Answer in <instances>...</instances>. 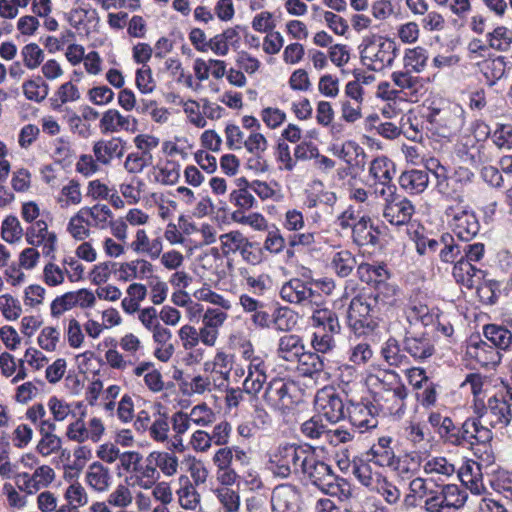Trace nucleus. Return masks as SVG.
<instances>
[{
  "label": "nucleus",
  "mask_w": 512,
  "mask_h": 512,
  "mask_svg": "<svg viewBox=\"0 0 512 512\" xmlns=\"http://www.w3.org/2000/svg\"><path fill=\"white\" fill-rule=\"evenodd\" d=\"M305 345L300 336L286 334L280 337L277 346V356L290 364H296L301 359Z\"/></svg>",
  "instance_id": "412c9836"
},
{
  "label": "nucleus",
  "mask_w": 512,
  "mask_h": 512,
  "mask_svg": "<svg viewBox=\"0 0 512 512\" xmlns=\"http://www.w3.org/2000/svg\"><path fill=\"white\" fill-rule=\"evenodd\" d=\"M397 200L396 194L386 200L389 205L385 210V216L396 218L395 220L391 219L390 224H409L414 213V206L408 199Z\"/></svg>",
  "instance_id": "72a5a7b5"
},
{
  "label": "nucleus",
  "mask_w": 512,
  "mask_h": 512,
  "mask_svg": "<svg viewBox=\"0 0 512 512\" xmlns=\"http://www.w3.org/2000/svg\"><path fill=\"white\" fill-rule=\"evenodd\" d=\"M370 175L377 181L375 192L388 200L393 197L397 191V187L392 183V179L396 174L395 164L386 156L375 158L370 165Z\"/></svg>",
  "instance_id": "9d476101"
},
{
  "label": "nucleus",
  "mask_w": 512,
  "mask_h": 512,
  "mask_svg": "<svg viewBox=\"0 0 512 512\" xmlns=\"http://www.w3.org/2000/svg\"><path fill=\"white\" fill-rule=\"evenodd\" d=\"M215 495L225 512H238L240 509V494L230 487H218Z\"/></svg>",
  "instance_id": "5fc2aeb1"
},
{
  "label": "nucleus",
  "mask_w": 512,
  "mask_h": 512,
  "mask_svg": "<svg viewBox=\"0 0 512 512\" xmlns=\"http://www.w3.org/2000/svg\"><path fill=\"white\" fill-rule=\"evenodd\" d=\"M47 407L52 415L51 420L54 421L55 424L57 422H65L70 415H75L71 404L56 396H52L48 399Z\"/></svg>",
  "instance_id": "052dcab7"
},
{
  "label": "nucleus",
  "mask_w": 512,
  "mask_h": 512,
  "mask_svg": "<svg viewBox=\"0 0 512 512\" xmlns=\"http://www.w3.org/2000/svg\"><path fill=\"white\" fill-rule=\"evenodd\" d=\"M179 480L180 487L176 490V496L180 507L185 510H196L201 503L196 486L187 477H181Z\"/></svg>",
  "instance_id": "c9c22d12"
},
{
  "label": "nucleus",
  "mask_w": 512,
  "mask_h": 512,
  "mask_svg": "<svg viewBox=\"0 0 512 512\" xmlns=\"http://www.w3.org/2000/svg\"><path fill=\"white\" fill-rule=\"evenodd\" d=\"M23 64L33 70L41 65L44 60V52L36 43H28L21 49Z\"/></svg>",
  "instance_id": "69168bd1"
},
{
  "label": "nucleus",
  "mask_w": 512,
  "mask_h": 512,
  "mask_svg": "<svg viewBox=\"0 0 512 512\" xmlns=\"http://www.w3.org/2000/svg\"><path fill=\"white\" fill-rule=\"evenodd\" d=\"M63 497L66 503L78 509L87 506L89 503L88 491L77 479H73L72 482L67 485L63 492Z\"/></svg>",
  "instance_id": "c03bdc74"
},
{
  "label": "nucleus",
  "mask_w": 512,
  "mask_h": 512,
  "mask_svg": "<svg viewBox=\"0 0 512 512\" xmlns=\"http://www.w3.org/2000/svg\"><path fill=\"white\" fill-rule=\"evenodd\" d=\"M153 342L156 344L154 356L161 362H168L174 354L175 347L172 340L171 331L165 326H161L152 332Z\"/></svg>",
  "instance_id": "c756f323"
},
{
  "label": "nucleus",
  "mask_w": 512,
  "mask_h": 512,
  "mask_svg": "<svg viewBox=\"0 0 512 512\" xmlns=\"http://www.w3.org/2000/svg\"><path fill=\"white\" fill-rule=\"evenodd\" d=\"M131 488L126 482L125 484H118L108 495L109 504L115 508H128L131 506L134 501Z\"/></svg>",
  "instance_id": "4d7b16f0"
},
{
  "label": "nucleus",
  "mask_w": 512,
  "mask_h": 512,
  "mask_svg": "<svg viewBox=\"0 0 512 512\" xmlns=\"http://www.w3.org/2000/svg\"><path fill=\"white\" fill-rule=\"evenodd\" d=\"M187 415L191 423L198 427L210 426L216 418L213 410L205 403L194 406Z\"/></svg>",
  "instance_id": "13d9d810"
},
{
  "label": "nucleus",
  "mask_w": 512,
  "mask_h": 512,
  "mask_svg": "<svg viewBox=\"0 0 512 512\" xmlns=\"http://www.w3.org/2000/svg\"><path fill=\"white\" fill-rule=\"evenodd\" d=\"M84 482L92 492L105 494L113 485V474L108 466L103 465V462L93 461L85 470Z\"/></svg>",
  "instance_id": "ddd939ff"
},
{
  "label": "nucleus",
  "mask_w": 512,
  "mask_h": 512,
  "mask_svg": "<svg viewBox=\"0 0 512 512\" xmlns=\"http://www.w3.org/2000/svg\"><path fill=\"white\" fill-rule=\"evenodd\" d=\"M381 354H382L383 358L385 359V361L390 366H396V367L405 366L406 367L409 365L408 358L404 354L401 353V350H400L398 343L395 339L387 340V342L385 343L384 347L381 350Z\"/></svg>",
  "instance_id": "6e6d98bb"
},
{
  "label": "nucleus",
  "mask_w": 512,
  "mask_h": 512,
  "mask_svg": "<svg viewBox=\"0 0 512 512\" xmlns=\"http://www.w3.org/2000/svg\"><path fill=\"white\" fill-rule=\"evenodd\" d=\"M272 506L280 512H295L300 505V493L291 484H281L274 488L271 497Z\"/></svg>",
  "instance_id": "dca6fc26"
},
{
  "label": "nucleus",
  "mask_w": 512,
  "mask_h": 512,
  "mask_svg": "<svg viewBox=\"0 0 512 512\" xmlns=\"http://www.w3.org/2000/svg\"><path fill=\"white\" fill-rule=\"evenodd\" d=\"M26 239L32 246H42L45 256L54 254L56 250L57 236L47 226H31L26 232Z\"/></svg>",
  "instance_id": "4be33fe9"
},
{
  "label": "nucleus",
  "mask_w": 512,
  "mask_h": 512,
  "mask_svg": "<svg viewBox=\"0 0 512 512\" xmlns=\"http://www.w3.org/2000/svg\"><path fill=\"white\" fill-rule=\"evenodd\" d=\"M352 473L360 481V483L371 490L376 485L378 479L382 477L380 473L373 472L370 465L363 461H353Z\"/></svg>",
  "instance_id": "864d4df0"
},
{
  "label": "nucleus",
  "mask_w": 512,
  "mask_h": 512,
  "mask_svg": "<svg viewBox=\"0 0 512 512\" xmlns=\"http://www.w3.org/2000/svg\"><path fill=\"white\" fill-rule=\"evenodd\" d=\"M296 364L298 365V369L302 371V373L306 376L313 377L321 373L324 370V361L323 359L316 353L303 350V354H301V359L297 360Z\"/></svg>",
  "instance_id": "de8ad7c7"
},
{
  "label": "nucleus",
  "mask_w": 512,
  "mask_h": 512,
  "mask_svg": "<svg viewBox=\"0 0 512 512\" xmlns=\"http://www.w3.org/2000/svg\"><path fill=\"white\" fill-rule=\"evenodd\" d=\"M50 256L51 259L47 261L43 266L41 280L48 287L54 288L64 284L66 276L68 274V269H66L64 266L61 267L54 261V254Z\"/></svg>",
  "instance_id": "79ce46f5"
},
{
  "label": "nucleus",
  "mask_w": 512,
  "mask_h": 512,
  "mask_svg": "<svg viewBox=\"0 0 512 512\" xmlns=\"http://www.w3.org/2000/svg\"><path fill=\"white\" fill-rule=\"evenodd\" d=\"M446 170L443 166H440L437 171L434 172V176L437 179L436 188L440 194L445 197H454L458 195L460 187L454 181L453 176H447Z\"/></svg>",
  "instance_id": "e2e57ef3"
},
{
  "label": "nucleus",
  "mask_w": 512,
  "mask_h": 512,
  "mask_svg": "<svg viewBox=\"0 0 512 512\" xmlns=\"http://www.w3.org/2000/svg\"><path fill=\"white\" fill-rule=\"evenodd\" d=\"M22 88L25 97L35 102L43 101L49 93L48 84L40 76L25 81Z\"/></svg>",
  "instance_id": "3c124183"
},
{
  "label": "nucleus",
  "mask_w": 512,
  "mask_h": 512,
  "mask_svg": "<svg viewBox=\"0 0 512 512\" xmlns=\"http://www.w3.org/2000/svg\"><path fill=\"white\" fill-rule=\"evenodd\" d=\"M459 478L472 494L480 496L487 492L480 463L472 460L467 461L459 470Z\"/></svg>",
  "instance_id": "a211bd4d"
},
{
  "label": "nucleus",
  "mask_w": 512,
  "mask_h": 512,
  "mask_svg": "<svg viewBox=\"0 0 512 512\" xmlns=\"http://www.w3.org/2000/svg\"><path fill=\"white\" fill-rule=\"evenodd\" d=\"M240 276L254 295H263L272 286V279L266 273H256L243 268L240 269Z\"/></svg>",
  "instance_id": "ea45409f"
},
{
  "label": "nucleus",
  "mask_w": 512,
  "mask_h": 512,
  "mask_svg": "<svg viewBox=\"0 0 512 512\" xmlns=\"http://www.w3.org/2000/svg\"><path fill=\"white\" fill-rule=\"evenodd\" d=\"M372 490L377 492L388 505L395 506L400 502V489L383 475L378 479Z\"/></svg>",
  "instance_id": "09e8293b"
},
{
  "label": "nucleus",
  "mask_w": 512,
  "mask_h": 512,
  "mask_svg": "<svg viewBox=\"0 0 512 512\" xmlns=\"http://www.w3.org/2000/svg\"><path fill=\"white\" fill-rule=\"evenodd\" d=\"M422 464V455L408 453L401 457H395L389 466L402 479H410L416 475Z\"/></svg>",
  "instance_id": "2f4dec72"
},
{
  "label": "nucleus",
  "mask_w": 512,
  "mask_h": 512,
  "mask_svg": "<svg viewBox=\"0 0 512 512\" xmlns=\"http://www.w3.org/2000/svg\"><path fill=\"white\" fill-rule=\"evenodd\" d=\"M55 430L39 431L40 439L36 445L37 453L43 457H49L61 451L62 456L67 454L70 457V453L66 449H62L63 441L61 437L55 434Z\"/></svg>",
  "instance_id": "7c9ffc66"
},
{
  "label": "nucleus",
  "mask_w": 512,
  "mask_h": 512,
  "mask_svg": "<svg viewBox=\"0 0 512 512\" xmlns=\"http://www.w3.org/2000/svg\"><path fill=\"white\" fill-rule=\"evenodd\" d=\"M367 386L378 391H387L402 383L400 376L393 370L376 369L368 371L365 377Z\"/></svg>",
  "instance_id": "cd10ccee"
},
{
  "label": "nucleus",
  "mask_w": 512,
  "mask_h": 512,
  "mask_svg": "<svg viewBox=\"0 0 512 512\" xmlns=\"http://www.w3.org/2000/svg\"><path fill=\"white\" fill-rule=\"evenodd\" d=\"M408 392L403 383L387 391L376 392V402L380 409L389 415L400 416L406 407Z\"/></svg>",
  "instance_id": "4468645a"
},
{
  "label": "nucleus",
  "mask_w": 512,
  "mask_h": 512,
  "mask_svg": "<svg viewBox=\"0 0 512 512\" xmlns=\"http://www.w3.org/2000/svg\"><path fill=\"white\" fill-rule=\"evenodd\" d=\"M404 350L417 360H423L434 353V345L425 333L407 331L404 339Z\"/></svg>",
  "instance_id": "aec40b11"
},
{
  "label": "nucleus",
  "mask_w": 512,
  "mask_h": 512,
  "mask_svg": "<svg viewBox=\"0 0 512 512\" xmlns=\"http://www.w3.org/2000/svg\"><path fill=\"white\" fill-rule=\"evenodd\" d=\"M484 335L495 348L506 350L512 344V333L503 326L487 325L484 328Z\"/></svg>",
  "instance_id": "a18cd8bd"
},
{
  "label": "nucleus",
  "mask_w": 512,
  "mask_h": 512,
  "mask_svg": "<svg viewBox=\"0 0 512 512\" xmlns=\"http://www.w3.org/2000/svg\"><path fill=\"white\" fill-rule=\"evenodd\" d=\"M83 411L77 418L70 422L65 431V437L78 444L85 442L98 443L106 432V427L102 418L98 416L91 417L87 422L84 420Z\"/></svg>",
  "instance_id": "6e6552de"
},
{
  "label": "nucleus",
  "mask_w": 512,
  "mask_h": 512,
  "mask_svg": "<svg viewBox=\"0 0 512 512\" xmlns=\"http://www.w3.org/2000/svg\"><path fill=\"white\" fill-rule=\"evenodd\" d=\"M266 382L265 365L262 358H255L248 365V373L243 381V390L251 395H257Z\"/></svg>",
  "instance_id": "a878e982"
},
{
  "label": "nucleus",
  "mask_w": 512,
  "mask_h": 512,
  "mask_svg": "<svg viewBox=\"0 0 512 512\" xmlns=\"http://www.w3.org/2000/svg\"><path fill=\"white\" fill-rule=\"evenodd\" d=\"M332 288V282L305 283L295 278L282 286L280 295L287 302L310 307L312 313L315 308H325V299L318 289L329 294Z\"/></svg>",
  "instance_id": "f03ea898"
},
{
  "label": "nucleus",
  "mask_w": 512,
  "mask_h": 512,
  "mask_svg": "<svg viewBox=\"0 0 512 512\" xmlns=\"http://www.w3.org/2000/svg\"><path fill=\"white\" fill-rule=\"evenodd\" d=\"M272 324L279 331H290L297 324V315L290 308L280 307L273 314Z\"/></svg>",
  "instance_id": "bf43d9fd"
},
{
  "label": "nucleus",
  "mask_w": 512,
  "mask_h": 512,
  "mask_svg": "<svg viewBox=\"0 0 512 512\" xmlns=\"http://www.w3.org/2000/svg\"><path fill=\"white\" fill-rule=\"evenodd\" d=\"M120 467L125 472H131L125 482L131 487L150 490L159 479V472L150 464L143 465L142 455L137 451H125L120 454Z\"/></svg>",
  "instance_id": "39448f33"
},
{
  "label": "nucleus",
  "mask_w": 512,
  "mask_h": 512,
  "mask_svg": "<svg viewBox=\"0 0 512 512\" xmlns=\"http://www.w3.org/2000/svg\"><path fill=\"white\" fill-rule=\"evenodd\" d=\"M377 310L372 301V297L356 296L349 305L347 319L350 327L355 331H360L365 327H370L371 317Z\"/></svg>",
  "instance_id": "f8f14e48"
},
{
  "label": "nucleus",
  "mask_w": 512,
  "mask_h": 512,
  "mask_svg": "<svg viewBox=\"0 0 512 512\" xmlns=\"http://www.w3.org/2000/svg\"><path fill=\"white\" fill-rule=\"evenodd\" d=\"M421 467L423 472L432 480L443 481L452 476L456 469L454 464L449 462L445 457H422Z\"/></svg>",
  "instance_id": "393cba45"
},
{
  "label": "nucleus",
  "mask_w": 512,
  "mask_h": 512,
  "mask_svg": "<svg viewBox=\"0 0 512 512\" xmlns=\"http://www.w3.org/2000/svg\"><path fill=\"white\" fill-rule=\"evenodd\" d=\"M468 354L483 367L494 366L500 362V354L497 349L485 342L471 345Z\"/></svg>",
  "instance_id": "58836bf2"
},
{
  "label": "nucleus",
  "mask_w": 512,
  "mask_h": 512,
  "mask_svg": "<svg viewBox=\"0 0 512 512\" xmlns=\"http://www.w3.org/2000/svg\"><path fill=\"white\" fill-rule=\"evenodd\" d=\"M484 144L477 143L469 135L461 137L456 144V155L465 163L478 166L482 162V151Z\"/></svg>",
  "instance_id": "bb28decb"
},
{
  "label": "nucleus",
  "mask_w": 512,
  "mask_h": 512,
  "mask_svg": "<svg viewBox=\"0 0 512 512\" xmlns=\"http://www.w3.org/2000/svg\"><path fill=\"white\" fill-rule=\"evenodd\" d=\"M397 53L396 42L392 39L385 38L378 44V49L368 55L366 66L369 70L377 71L386 66H391Z\"/></svg>",
  "instance_id": "6ab92c4d"
},
{
  "label": "nucleus",
  "mask_w": 512,
  "mask_h": 512,
  "mask_svg": "<svg viewBox=\"0 0 512 512\" xmlns=\"http://www.w3.org/2000/svg\"><path fill=\"white\" fill-rule=\"evenodd\" d=\"M391 443V437H380L377 443L373 444L367 452L369 460L379 466L389 467L396 457L395 452L391 447Z\"/></svg>",
  "instance_id": "f704fd0d"
},
{
  "label": "nucleus",
  "mask_w": 512,
  "mask_h": 512,
  "mask_svg": "<svg viewBox=\"0 0 512 512\" xmlns=\"http://www.w3.org/2000/svg\"><path fill=\"white\" fill-rule=\"evenodd\" d=\"M126 144V141L120 137L96 141L93 145V153L96 161L102 165H109L112 159H120L125 153Z\"/></svg>",
  "instance_id": "f3484780"
},
{
  "label": "nucleus",
  "mask_w": 512,
  "mask_h": 512,
  "mask_svg": "<svg viewBox=\"0 0 512 512\" xmlns=\"http://www.w3.org/2000/svg\"><path fill=\"white\" fill-rule=\"evenodd\" d=\"M311 345L317 353H328L335 346V335L340 332L337 315L328 308H315L310 317Z\"/></svg>",
  "instance_id": "f257e3e1"
},
{
  "label": "nucleus",
  "mask_w": 512,
  "mask_h": 512,
  "mask_svg": "<svg viewBox=\"0 0 512 512\" xmlns=\"http://www.w3.org/2000/svg\"><path fill=\"white\" fill-rule=\"evenodd\" d=\"M465 110L458 103H448L442 108L431 107L426 116L432 128L443 138H450L459 133L465 125Z\"/></svg>",
  "instance_id": "7ed1b4c3"
},
{
  "label": "nucleus",
  "mask_w": 512,
  "mask_h": 512,
  "mask_svg": "<svg viewBox=\"0 0 512 512\" xmlns=\"http://www.w3.org/2000/svg\"><path fill=\"white\" fill-rule=\"evenodd\" d=\"M473 409L482 423L493 428H503L512 419L510 405L504 398H498L497 396L490 398L487 405L483 400L475 401Z\"/></svg>",
  "instance_id": "1a4fd4ad"
},
{
  "label": "nucleus",
  "mask_w": 512,
  "mask_h": 512,
  "mask_svg": "<svg viewBox=\"0 0 512 512\" xmlns=\"http://www.w3.org/2000/svg\"><path fill=\"white\" fill-rule=\"evenodd\" d=\"M60 336V331L57 328L46 326L40 331L37 337V344L42 350L53 352L58 346Z\"/></svg>",
  "instance_id": "774afa93"
},
{
  "label": "nucleus",
  "mask_w": 512,
  "mask_h": 512,
  "mask_svg": "<svg viewBox=\"0 0 512 512\" xmlns=\"http://www.w3.org/2000/svg\"><path fill=\"white\" fill-rule=\"evenodd\" d=\"M149 436L158 443H165L169 440L170 423L167 414L157 413L149 426Z\"/></svg>",
  "instance_id": "8fccbe9b"
},
{
  "label": "nucleus",
  "mask_w": 512,
  "mask_h": 512,
  "mask_svg": "<svg viewBox=\"0 0 512 512\" xmlns=\"http://www.w3.org/2000/svg\"><path fill=\"white\" fill-rule=\"evenodd\" d=\"M316 411L329 422L336 423L345 417V406L333 387L320 389L314 399Z\"/></svg>",
  "instance_id": "9b49d317"
},
{
  "label": "nucleus",
  "mask_w": 512,
  "mask_h": 512,
  "mask_svg": "<svg viewBox=\"0 0 512 512\" xmlns=\"http://www.w3.org/2000/svg\"><path fill=\"white\" fill-rule=\"evenodd\" d=\"M233 359L234 356L232 354L218 350L212 360L204 363V370L206 372L217 373L227 380L233 367Z\"/></svg>",
  "instance_id": "37998d69"
},
{
  "label": "nucleus",
  "mask_w": 512,
  "mask_h": 512,
  "mask_svg": "<svg viewBox=\"0 0 512 512\" xmlns=\"http://www.w3.org/2000/svg\"><path fill=\"white\" fill-rule=\"evenodd\" d=\"M26 419L37 427L38 432L56 429V424L47 418V411L42 403H35L25 413Z\"/></svg>",
  "instance_id": "49530a36"
},
{
  "label": "nucleus",
  "mask_w": 512,
  "mask_h": 512,
  "mask_svg": "<svg viewBox=\"0 0 512 512\" xmlns=\"http://www.w3.org/2000/svg\"><path fill=\"white\" fill-rule=\"evenodd\" d=\"M136 124L137 121L133 118L131 131L135 130ZM99 127L103 134L118 132L121 129L129 131V117L121 115L116 109H109L103 114Z\"/></svg>",
  "instance_id": "e433bc0d"
},
{
  "label": "nucleus",
  "mask_w": 512,
  "mask_h": 512,
  "mask_svg": "<svg viewBox=\"0 0 512 512\" xmlns=\"http://www.w3.org/2000/svg\"><path fill=\"white\" fill-rule=\"evenodd\" d=\"M445 505L449 512H455L464 506L467 500V494L458 485L448 484L445 485L441 490Z\"/></svg>",
  "instance_id": "603ef678"
},
{
  "label": "nucleus",
  "mask_w": 512,
  "mask_h": 512,
  "mask_svg": "<svg viewBox=\"0 0 512 512\" xmlns=\"http://www.w3.org/2000/svg\"><path fill=\"white\" fill-rule=\"evenodd\" d=\"M147 464L154 467L155 471L159 469L167 477L174 476L178 472V457L166 451H153L146 458Z\"/></svg>",
  "instance_id": "473e14b6"
},
{
  "label": "nucleus",
  "mask_w": 512,
  "mask_h": 512,
  "mask_svg": "<svg viewBox=\"0 0 512 512\" xmlns=\"http://www.w3.org/2000/svg\"><path fill=\"white\" fill-rule=\"evenodd\" d=\"M397 289L392 285H383L372 301L378 311L385 310L397 304Z\"/></svg>",
  "instance_id": "0e129e2a"
},
{
  "label": "nucleus",
  "mask_w": 512,
  "mask_h": 512,
  "mask_svg": "<svg viewBox=\"0 0 512 512\" xmlns=\"http://www.w3.org/2000/svg\"><path fill=\"white\" fill-rule=\"evenodd\" d=\"M478 66L489 87H493L506 76L507 61L504 56L485 59Z\"/></svg>",
  "instance_id": "c85d7f7f"
},
{
  "label": "nucleus",
  "mask_w": 512,
  "mask_h": 512,
  "mask_svg": "<svg viewBox=\"0 0 512 512\" xmlns=\"http://www.w3.org/2000/svg\"><path fill=\"white\" fill-rule=\"evenodd\" d=\"M308 449L296 444L283 443L269 452V469L273 475L287 478L299 473Z\"/></svg>",
  "instance_id": "20e7f679"
},
{
  "label": "nucleus",
  "mask_w": 512,
  "mask_h": 512,
  "mask_svg": "<svg viewBox=\"0 0 512 512\" xmlns=\"http://www.w3.org/2000/svg\"><path fill=\"white\" fill-rule=\"evenodd\" d=\"M180 164L176 161L167 160L163 166L158 167V174L155 180L165 185L175 184L180 177Z\"/></svg>",
  "instance_id": "338daca9"
},
{
  "label": "nucleus",
  "mask_w": 512,
  "mask_h": 512,
  "mask_svg": "<svg viewBox=\"0 0 512 512\" xmlns=\"http://www.w3.org/2000/svg\"><path fill=\"white\" fill-rule=\"evenodd\" d=\"M347 414L351 424L361 432L376 428L378 425L375 407L370 403L349 401Z\"/></svg>",
  "instance_id": "2eb2a0df"
},
{
  "label": "nucleus",
  "mask_w": 512,
  "mask_h": 512,
  "mask_svg": "<svg viewBox=\"0 0 512 512\" xmlns=\"http://www.w3.org/2000/svg\"><path fill=\"white\" fill-rule=\"evenodd\" d=\"M300 472L305 474L323 492L330 495L337 494V477L334 475L331 467L319 460L312 451L307 450Z\"/></svg>",
  "instance_id": "0eeeda50"
},
{
  "label": "nucleus",
  "mask_w": 512,
  "mask_h": 512,
  "mask_svg": "<svg viewBox=\"0 0 512 512\" xmlns=\"http://www.w3.org/2000/svg\"><path fill=\"white\" fill-rule=\"evenodd\" d=\"M132 248L137 253H145L151 258H158L162 252L160 237L150 238L144 230H138Z\"/></svg>",
  "instance_id": "4c0bfd02"
},
{
  "label": "nucleus",
  "mask_w": 512,
  "mask_h": 512,
  "mask_svg": "<svg viewBox=\"0 0 512 512\" xmlns=\"http://www.w3.org/2000/svg\"><path fill=\"white\" fill-rule=\"evenodd\" d=\"M442 222H447V224H451L453 222L467 225L479 224V220L474 211L461 204L447 206L444 211Z\"/></svg>",
  "instance_id": "a19ab883"
},
{
  "label": "nucleus",
  "mask_w": 512,
  "mask_h": 512,
  "mask_svg": "<svg viewBox=\"0 0 512 512\" xmlns=\"http://www.w3.org/2000/svg\"><path fill=\"white\" fill-rule=\"evenodd\" d=\"M298 396V387L294 381L275 377L268 382L263 401L269 408L285 413L295 407L299 401Z\"/></svg>",
  "instance_id": "423d86ee"
},
{
  "label": "nucleus",
  "mask_w": 512,
  "mask_h": 512,
  "mask_svg": "<svg viewBox=\"0 0 512 512\" xmlns=\"http://www.w3.org/2000/svg\"><path fill=\"white\" fill-rule=\"evenodd\" d=\"M398 182L400 187L408 194H420L428 187L429 173L424 169L406 170L401 173Z\"/></svg>",
  "instance_id": "5701e85b"
},
{
  "label": "nucleus",
  "mask_w": 512,
  "mask_h": 512,
  "mask_svg": "<svg viewBox=\"0 0 512 512\" xmlns=\"http://www.w3.org/2000/svg\"><path fill=\"white\" fill-rule=\"evenodd\" d=\"M428 60L427 50L422 47H415L408 49L405 53L404 63L405 68L410 72H421L426 66Z\"/></svg>",
  "instance_id": "680f3d73"
},
{
  "label": "nucleus",
  "mask_w": 512,
  "mask_h": 512,
  "mask_svg": "<svg viewBox=\"0 0 512 512\" xmlns=\"http://www.w3.org/2000/svg\"><path fill=\"white\" fill-rule=\"evenodd\" d=\"M153 265L145 259H134L119 265L118 277L122 281L144 280L152 276Z\"/></svg>",
  "instance_id": "b1692460"
}]
</instances>
